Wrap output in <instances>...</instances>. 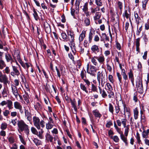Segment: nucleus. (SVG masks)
I'll return each instance as SVG.
<instances>
[{
  "label": "nucleus",
  "mask_w": 149,
  "mask_h": 149,
  "mask_svg": "<svg viewBox=\"0 0 149 149\" xmlns=\"http://www.w3.org/2000/svg\"><path fill=\"white\" fill-rule=\"evenodd\" d=\"M96 4L99 6H102V3L100 0H96Z\"/></svg>",
  "instance_id": "obj_64"
},
{
  "label": "nucleus",
  "mask_w": 149,
  "mask_h": 149,
  "mask_svg": "<svg viewBox=\"0 0 149 149\" xmlns=\"http://www.w3.org/2000/svg\"><path fill=\"white\" fill-rule=\"evenodd\" d=\"M109 111L112 114L113 113V107L112 104L110 103L109 104Z\"/></svg>",
  "instance_id": "obj_31"
},
{
  "label": "nucleus",
  "mask_w": 149,
  "mask_h": 149,
  "mask_svg": "<svg viewBox=\"0 0 149 149\" xmlns=\"http://www.w3.org/2000/svg\"><path fill=\"white\" fill-rule=\"evenodd\" d=\"M17 125L19 129L21 131H24L25 128L28 127V126L22 120L18 121Z\"/></svg>",
  "instance_id": "obj_6"
},
{
  "label": "nucleus",
  "mask_w": 149,
  "mask_h": 149,
  "mask_svg": "<svg viewBox=\"0 0 149 149\" xmlns=\"http://www.w3.org/2000/svg\"><path fill=\"white\" fill-rule=\"evenodd\" d=\"M7 124L5 123H2L1 128V129L3 130H5L7 127Z\"/></svg>",
  "instance_id": "obj_39"
},
{
  "label": "nucleus",
  "mask_w": 149,
  "mask_h": 149,
  "mask_svg": "<svg viewBox=\"0 0 149 149\" xmlns=\"http://www.w3.org/2000/svg\"><path fill=\"white\" fill-rule=\"evenodd\" d=\"M91 49L93 52L95 53L99 52L100 51V49L98 47L95 45H93Z\"/></svg>",
  "instance_id": "obj_17"
},
{
  "label": "nucleus",
  "mask_w": 149,
  "mask_h": 149,
  "mask_svg": "<svg viewBox=\"0 0 149 149\" xmlns=\"http://www.w3.org/2000/svg\"><path fill=\"white\" fill-rule=\"evenodd\" d=\"M9 141L11 143H13L14 142V139L12 137H10L8 138Z\"/></svg>",
  "instance_id": "obj_63"
},
{
  "label": "nucleus",
  "mask_w": 149,
  "mask_h": 149,
  "mask_svg": "<svg viewBox=\"0 0 149 149\" xmlns=\"http://www.w3.org/2000/svg\"><path fill=\"white\" fill-rule=\"evenodd\" d=\"M96 58H95V56L94 57H93L91 58V62L93 64L95 65H97V61L96 60Z\"/></svg>",
  "instance_id": "obj_41"
},
{
  "label": "nucleus",
  "mask_w": 149,
  "mask_h": 149,
  "mask_svg": "<svg viewBox=\"0 0 149 149\" xmlns=\"http://www.w3.org/2000/svg\"><path fill=\"white\" fill-rule=\"evenodd\" d=\"M134 118L135 120H136L138 118L139 116V111L137 108H136L133 110Z\"/></svg>",
  "instance_id": "obj_19"
},
{
  "label": "nucleus",
  "mask_w": 149,
  "mask_h": 149,
  "mask_svg": "<svg viewBox=\"0 0 149 149\" xmlns=\"http://www.w3.org/2000/svg\"><path fill=\"white\" fill-rule=\"evenodd\" d=\"M136 86L138 91L140 93H143V87L142 80H139V81L136 83Z\"/></svg>",
  "instance_id": "obj_7"
},
{
  "label": "nucleus",
  "mask_w": 149,
  "mask_h": 149,
  "mask_svg": "<svg viewBox=\"0 0 149 149\" xmlns=\"http://www.w3.org/2000/svg\"><path fill=\"white\" fill-rule=\"evenodd\" d=\"M12 68L13 69V71L15 72V74L16 75L18 76L19 75L20 73L19 72L18 70H17V68L14 66L12 65Z\"/></svg>",
  "instance_id": "obj_28"
},
{
  "label": "nucleus",
  "mask_w": 149,
  "mask_h": 149,
  "mask_svg": "<svg viewBox=\"0 0 149 149\" xmlns=\"http://www.w3.org/2000/svg\"><path fill=\"white\" fill-rule=\"evenodd\" d=\"M85 31H83L80 34L79 38V40L80 41H82L85 37Z\"/></svg>",
  "instance_id": "obj_26"
},
{
  "label": "nucleus",
  "mask_w": 149,
  "mask_h": 149,
  "mask_svg": "<svg viewBox=\"0 0 149 149\" xmlns=\"http://www.w3.org/2000/svg\"><path fill=\"white\" fill-rule=\"evenodd\" d=\"M5 57L7 62H9L10 61L11 63L13 62V60L12 56L9 54L6 53L5 54Z\"/></svg>",
  "instance_id": "obj_15"
},
{
  "label": "nucleus",
  "mask_w": 149,
  "mask_h": 149,
  "mask_svg": "<svg viewBox=\"0 0 149 149\" xmlns=\"http://www.w3.org/2000/svg\"><path fill=\"white\" fill-rule=\"evenodd\" d=\"M33 15L34 17V18L36 20H37L39 18V17L38 15V14L35 9H33Z\"/></svg>",
  "instance_id": "obj_29"
},
{
  "label": "nucleus",
  "mask_w": 149,
  "mask_h": 149,
  "mask_svg": "<svg viewBox=\"0 0 149 149\" xmlns=\"http://www.w3.org/2000/svg\"><path fill=\"white\" fill-rule=\"evenodd\" d=\"M91 90L93 91H97V88L93 84H92Z\"/></svg>",
  "instance_id": "obj_54"
},
{
  "label": "nucleus",
  "mask_w": 149,
  "mask_h": 149,
  "mask_svg": "<svg viewBox=\"0 0 149 149\" xmlns=\"http://www.w3.org/2000/svg\"><path fill=\"white\" fill-rule=\"evenodd\" d=\"M101 94L102 97L103 98H105L107 96L104 90L102 91V92Z\"/></svg>",
  "instance_id": "obj_61"
},
{
  "label": "nucleus",
  "mask_w": 149,
  "mask_h": 149,
  "mask_svg": "<svg viewBox=\"0 0 149 149\" xmlns=\"http://www.w3.org/2000/svg\"><path fill=\"white\" fill-rule=\"evenodd\" d=\"M0 82H3L5 85H6L7 83H10V81L8 80V78L6 75L2 74L0 75Z\"/></svg>",
  "instance_id": "obj_8"
},
{
  "label": "nucleus",
  "mask_w": 149,
  "mask_h": 149,
  "mask_svg": "<svg viewBox=\"0 0 149 149\" xmlns=\"http://www.w3.org/2000/svg\"><path fill=\"white\" fill-rule=\"evenodd\" d=\"M120 137L122 140L124 142L126 145H127L128 144L127 140V137L125 136L122 133L120 135Z\"/></svg>",
  "instance_id": "obj_16"
},
{
  "label": "nucleus",
  "mask_w": 149,
  "mask_h": 149,
  "mask_svg": "<svg viewBox=\"0 0 149 149\" xmlns=\"http://www.w3.org/2000/svg\"><path fill=\"white\" fill-rule=\"evenodd\" d=\"M80 87L84 91L87 93H88V91L86 90V88L84 85L82 84H81L80 85Z\"/></svg>",
  "instance_id": "obj_44"
},
{
  "label": "nucleus",
  "mask_w": 149,
  "mask_h": 149,
  "mask_svg": "<svg viewBox=\"0 0 149 149\" xmlns=\"http://www.w3.org/2000/svg\"><path fill=\"white\" fill-rule=\"evenodd\" d=\"M89 64L88 63L87 65V72L88 73L90 74L91 75L94 76L95 73L96 72L97 70L96 68L94 66L91 65L90 69H89Z\"/></svg>",
  "instance_id": "obj_3"
},
{
  "label": "nucleus",
  "mask_w": 149,
  "mask_h": 149,
  "mask_svg": "<svg viewBox=\"0 0 149 149\" xmlns=\"http://www.w3.org/2000/svg\"><path fill=\"white\" fill-rule=\"evenodd\" d=\"M46 139L48 141H49L51 142H52L53 139L54 140L56 139V138L54 137V138L53 137L48 133H47L45 136Z\"/></svg>",
  "instance_id": "obj_12"
},
{
  "label": "nucleus",
  "mask_w": 149,
  "mask_h": 149,
  "mask_svg": "<svg viewBox=\"0 0 149 149\" xmlns=\"http://www.w3.org/2000/svg\"><path fill=\"white\" fill-rule=\"evenodd\" d=\"M32 132L34 134L38 135V132L36 129L33 127H32L31 129Z\"/></svg>",
  "instance_id": "obj_35"
},
{
  "label": "nucleus",
  "mask_w": 149,
  "mask_h": 149,
  "mask_svg": "<svg viewBox=\"0 0 149 149\" xmlns=\"http://www.w3.org/2000/svg\"><path fill=\"white\" fill-rule=\"evenodd\" d=\"M123 15L127 19L130 17V15L127 13V10H125L124 13L123 14Z\"/></svg>",
  "instance_id": "obj_42"
},
{
  "label": "nucleus",
  "mask_w": 149,
  "mask_h": 149,
  "mask_svg": "<svg viewBox=\"0 0 149 149\" xmlns=\"http://www.w3.org/2000/svg\"><path fill=\"white\" fill-rule=\"evenodd\" d=\"M142 137L143 138H144L145 139H146L148 138V135L146 133V131H143L142 132Z\"/></svg>",
  "instance_id": "obj_40"
},
{
  "label": "nucleus",
  "mask_w": 149,
  "mask_h": 149,
  "mask_svg": "<svg viewBox=\"0 0 149 149\" xmlns=\"http://www.w3.org/2000/svg\"><path fill=\"white\" fill-rule=\"evenodd\" d=\"M140 40V38H138L136 39V46H139L140 43L139 42Z\"/></svg>",
  "instance_id": "obj_57"
},
{
  "label": "nucleus",
  "mask_w": 149,
  "mask_h": 149,
  "mask_svg": "<svg viewBox=\"0 0 149 149\" xmlns=\"http://www.w3.org/2000/svg\"><path fill=\"white\" fill-rule=\"evenodd\" d=\"M6 104L9 110L13 108V102L11 100H7L6 101H3L1 103H0V105H1L2 106H3Z\"/></svg>",
  "instance_id": "obj_5"
},
{
  "label": "nucleus",
  "mask_w": 149,
  "mask_h": 149,
  "mask_svg": "<svg viewBox=\"0 0 149 149\" xmlns=\"http://www.w3.org/2000/svg\"><path fill=\"white\" fill-rule=\"evenodd\" d=\"M14 106L15 109H18L22 107L20 103L17 102H14Z\"/></svg>",
  "instance_id": "obj_25"
},
{
  "label": "nucleus",
  "mask_w": 149,
  "mask_h": 149,
  "mask_svg": "<svg viewBox=\"0 0 149 149\" xmlns=\"http://www.w3.org/2000/svg\"><path fill=\"white\" fill-rule=\"evenodd\" d=\"M101 15V13L100 12H97L95 14V16L94 17V20L96 24H97V23L96 22V20H97L100 17Z\"/></svg>",
  "instance_id": "obj_23"
},
{
  "label": "nucleus",
  "mask_w": 149,
  "mask_h": 149,
  "mask_svg": "<svg viewBox=\"0 0 149 149\" xmlns=\"http://www.w3.org/2000/svg\"><path fill=\"white\" fill-rule=\"evenodd\" d=\"M25 116L27 117L28 120L30 121L32 120L31 114L28 110L25 109Z\"/></svg>",
  "instance_id": "obj_14"
},
{
  "label": "nucleus",
  "mask_w": 149,
  "mask_h": 149,
  "mask_svg": "<svg viewBox=\"0 0 149 149\" xmlns=\"http://www.w3.org/2000/svg\"><path fill=\"white\" fill-rule=\"evenodd\" d=\"M24 130V131L25 133L27 135H28L29 134V130L28 128V127H27Z\"/></svg>",
  "instance_id": "obj_60"
},
{
  "label": "nucleus",
  "mask_w": 149,
  "mask_h": 149,
  "mask_svg": "<svg viewBox=\"0 0 149 149\" xmlns=\"http://www.w3.org/2000/svg\"><path fill=\"white\" fill-rule=\"evenodd\" d=\"M134 17L136 19L137 23L139 24L141 21L140 17L139 16L138 14L137 13L134 12Z\"/></svg>",
  "instance_id": "obj_22"
},
{
  "label": "nucleus",
  "mask_w": 149,
  "mask_h": 149,
  "mask_svg": "<svg viewBox=\"0 0 149 149\" xmlns=\"http://www.w3.org/2000/svg\"><path fill=\"white\" fill-rule=\"evenodd\" d=\"M117 75L120 83H122V77L119 73L117 72Z\"/></svg>",
  "instance_id": "obj_52"
},
{
  "label": "nucleus",
  "mask_w": 149,
  "mask_h": 149,
  "mask_svg": "<svg viewBox=\"0 0 149 149\" xmlns=\"http://www.w3.org/2000/svg\"><path fill=\"white\" fill-rule=\"evenodd\" d=\"M149 0H143L142 2V7L143 10H146V5Z\"/></svg>",
  "instance_id": "obj_24"
},
{
  "label": "nucleus",
  "mask_w": 149,
  "mask_h": 149,
  "mask_svg": "<svg viewBox=\"0 0 149 149\" xmlns=\"http://www.w3.org/2000/svg\"><path fill=\"white\" fill-rule=\"evenodd\" d=\"M77 69L76 70L77 71H78V68H79L81 66V61L79 60L77 61Z\"/></svg>",
  "instance_id": "obj_36"
},
{
  "label": "nucleus",
  "mask_w": 149,
  "mask_h": 149,
  "mask_svg": "<svg viewBox=\"0 0 149 149\" xmlns=\"http://www.w3.org/2000/svg\"><path fill=\"white\" fill-rule=\"evenodd\" d=\"M65 99L67 100V101L68 102H69V101H70L71 103V104L72 105V111H71V115H72V116H73V114L74 113L73 111V110H74V99L73 100H72L71 99H69L68 96L65 97Z\"/></svg>",
  "instance_id": "obj_10"
},
{
  "label": "nucleus",
  "mask_w": 149,
  "mask_h": 149,
  "mask_svg": "<svg viewBox=\"0 0 149 149\" xmlns=\"http://www.w3.org/2000/svg\"><path fill=\"white\" fill-rule=\"evenodd\" d=\"M136 139L138 143H140L141 142V140L139 134L138 132H137L136 134Z\"/></svg>",
  "instance_id": "obj_43"
},
{
  "label": "nucleus",
  "mask_w": 149,
  "mask_h": 149,
  "mask_svg": "<svg viewBox=\"0 0 149 149\" xmlns=\"http://www.w3.org/2000/svg\"><path fill=\"white\" fill-rule=\"evenodd\" d=\"M44 27L46 32L47 33H49L51 31V29L49 24L46 22L44 23Z\"/></svg>",
  "instance_id": "obj_13"
},
{
  "label": "nucleus",
  "mask_w": 149,
  "mask_h": 149,
  "mask_svg": "<svg viewBox=\"0 0 149 149\" xmlns=\"http://www.w3.org/2000/svg\"><path fill=\"white\" fill-rule=\"evenodd\" d=\"M19 136L21 141L22 142V143L23 144H24V145H25L26 143V142L24 141L22 136L20 135H19Z\"/></svg>",
  "instance_id": "obj_62"
},
{
  "label": "nucleus",
  "mask_w": 149,
  "mask_h": 149,
  "mask_svg": "<svg viewBox=\"0 0 149 149\" xmlns=\"http://www.w3.org/2000/svg\"><path fill=\"white\" fill-rule=\"evenodd\" d=\"M95 32L94 31H91L89 34L88 40H85L84 43V45L85 47H88L89 44L91 42L92 38L94 36Z\"/></svg>",
  "instance_id": "obj_2"
},
{
  "label": "nucleus",
  "mask_w": 149,
  "mask_h": 149,
  "mask_svg": "<svg viewBox=\"0 0 149 149\" xmlns=\"http://www.w3.org/2000/svg\"><path fill=\"white\" fill-rule=\"evenodd\" d=\"M129 77L130 78H131L132 79V78L133 77V75L132 73V71L130 70V72L128 73Z\"/></svg>",
  "instance_id": "obj_50"
},
{
  "label": "nucleus",
  "mask_w": 149,
  "mask_h": 149,
  "mask_svg": "<svg viewBox=\"0 0 149 149\" xmlns=\"http://www.w3.org/2000/svg\"><path fill=\"white\" fill-rule=\"evenodd\" d=\"M109 91L110 92H109V94L108 95L109 97V98L113 97L114 96V93L113 92L111 91Z\"/></svg>",
  "instance_id": "obj_58"
},
{
  "label": "nucleus",
  "mask_w": 149,
  "mask_h": 149,
  "mask_svg": "<svg viewBox=\"0 0 149 149\" xmlns=\"http://www.w3.org/2000/svg\"><path fill=\"white\" fill-rule=\"evenodd\" d=\"M52 123H48L46 124V128L49 130L52 129L53 127V125L51 124Z\"/></svg>",
  "instance_id": "obj_32"
},
{
  "label": "nucleus",
  "mask_w": 149,
  "mask_h": 149,
  "mask_svg": "<svg viewBox=\"0 0 149 149\" xmlns=\"http://www.w3.org/2000/svg\"><path fill=\"white\" fill-rule=\"evenodd\" d=\"M105 75L102 72H98L97 74V79L99 84L100 83V80L101 79V84L102 86L103 83L105 82L106 79L105 78Z\"/></svg>",
  "instance_id": "obj_4"
},
{
  "label": "nucleus",
  "mask_w": 149,
  "mask_h": 149,
  "mask_svg": "<svg viewBox=\"0 0 149 149\" xmlns=\"http://www.w3.org/2000/svg\"><path fill=\"white\" fill-rule=\"evenodd\" d=\"M142 29V26H141L139 29H138V26L137 27V31L136 32V35L138 36H139L140 33Z\"/></svg>",
  "instance_id": "obj_45"
},
{
  "label": "nucleus",
  "mask_w": 149,
  "mask_h": 149,
  "mask_svg": "<svg viewBox=\"0 0 149 149\" xmlns=\"http://www.w3.org/2000/svg\"><path fill=\"white\" fill-rule=\"evenodd\" d=\"M93 114L96 117L100 118L101 116V115L98 111H93Z\"/></svg>",
  "instance_id": "obj_38"
},
{
  "label": "nucleus",
  "mask_w": 149,
  "mask_h": 149,
  "mask_svg": "<svg viewBox=\"0 0 149 149\" xmlns=\"http://www.w3.org/2000/svg\"><path fill=\"white\" fill-rule=\"evenodd\" d=\"M68 38L69 41L70 42V47L72 51V53L71 52L68 54L69 58L74 63V56L73 55H74V32L73 30L70 29L68 31Z\"/></svg>",
  "instance_id": "obj_1"
},
{
  "label": "nucleus",
  "mask_w": 149,
  "mask_h": 149,
  "mask_svg": "<svg viewBox=\"0 0 149 149\" xmlns=\"http://www.w3.org/2000/svg\"><path fill=\"white\" fill-rule=\"evenodd\" d=\"M115 112L116 114H118L120 111V108L118 105L115 106Z\"/></svg>",
  "instance_id": "obj_49"
},
{
  "label": "nucleus",
  "mask_w": 149,
  "mask_h": 149,
  "mask_svg": "<svg viewBox=\"0 0 149 149\" xmlns=\"http://www.w3.org/2000/svg\"><path fill=\"white\" fill-rule=\"evenodd\" d=\"M6 66L4 61L2 60H0V69H2Z\"/></svg>",
  "instance_id": "obj_33"
},
{
  "label": "nucleus",
  "mask_w": 149,
  "mask_h": 149,
  "mask_svg": "<svg viewBox=\"0 0 149 149\" xmlns=\"http://www.w3.org/2000/svg\"><path fill=\"white\" fill-rule=\"evenodd\" d=\"M74 0H71V4L72 7L71 9V13L72 16H73V17H74V9L73 8L74 6Z\"/></svg>",
  "instance_id": "obj_21"
},
{
  "label": "nucleus",
  "mask_w": 149,
  "mask_h": 149,
  "mask_svg": "<svg viewBox=\"0 0 149 149\" xmlns=\"http://www.w3.org/2000/svg\"><path fill=\"white\" fill-rule=\"evenodd\" d=\"M129 125H127V127L125 129V136H127L128 133L129 132Z\"/></svg>",
  "instance_id": "obj_37"
},
{
  "label": "nucleus",
  "mask_w": 149,
  "mask_h": 149,
  "mask_svg": "<svg viewBox=\"0 0 149 149\" xmlns=\"http://www.w3.org/2000/svg\"><path fill=\"white\" fill-rule=\"evenodd\" d=\"M11 88L13 94L15 96V97L17 99V95H18L19 93L17 90V87L15 86L12 85L11 86Z\"/></svg>",
  "instance_id": "obj_11"
},
{
  "label": "nucleus",
  "mask_w": 149,
  "mask_h": 149,
  "mask_svg": "<svg viewBox=\"0 0 149 149\" xmlns=\"http://www.w3.org/2000/svg\"><path fill=\"white\" fill-rule=\"evenodd\" d=\"M83 80L88 86H89L91 85V82L86 78L83 79Z\"/></svg>",
  "instance_id": "obj_47"
},
{
  "label": "nucleus",
  "mask_w": 149,
  "mask_h": 149,
  "mask_svg": "<svg viewBox=\"0 0 149 149\" xmlns=\"http://www.w3.org/2000/svg\"><path fill=\"white\" fill-rule=\"evenodd\" d=\"M61 35L62 37V38L64 40L66 41L67 40V35L66 34V33H62L61 34Z\"/></svg>",
  "instance_id": "obj_46"
},
{
  "label": "nucleus",
  "mask_w": 149,
  "mask_h": 149,
  "mask_svg": "<svg viewBox=\"0 0 149 149\" xmlns=\"http://www.w3.org/2000/svg\"><path fill=\"white\" fill-rule=\"evenodd\" d=\"M34 108L36 110L38 111L42 109V106L39 102H37L36 104L34 105Z\"/></svg>",
  "instance_id": "obj_18"
},
{
  "label": "nucleus",
  "mask_w": 149,
  "mask_h": 149,
  "mask_svg": "<svg viewBox=\"0 0 149 149\" xmlns=\"http://www.w3.org/2000/svg\"><path fill=\"white\" fill-rule=\"evenodd\" d=\"M10 114L9 111L7 110H5L3 112V114L5 116H7Z\"/></svg>",
  "instance_id": "obj_53"
},
{
  "label": "nucleus",
  "mask_w": 149,
  "mask_h": 149,
  "mask_svg": "<svg viewBox=\"0 0 149 149\" xmlns=\"http://www.w3.org/2000/svg\"><path fill=\"white\" fill-rule=\"evenodd\" d=\"M33 120L34 125L38 130L40 128V119L38 117L34 116L33 118Z\"/></svg>",
  "instance_id": "obj_9"
},
{
  "label": "nucleus",
  "mask_w": 149,
  "mask_h": 149,
  "mask_svg": "<svg viewBox=\"0 0 149 149\" xmlns=\"http://www.w3.org/2000/svg\"><path fill=\"white\" fill-rule=\"evenodd\" d=\"M107 87L108 88V90L109 91H111L112 89L111 86V85L109 83H107Z\"/></svg>",
  "instance_id": "obj_59"
},
{
  "label": "nucleus",
  "mask_w": 149,
  "mask_h": 149,
  "mask_svg": "<svg viewBox=\"0 0 149 149\" xmlns=\"http://www.w3.org/2000/svg\"><path fill=\"white\" fill-rule=\"evenodd\" d=\"M95 58L100 63H103L104 61V58L103 56H100L99 57L97 56H95Z\"/></svg>",
  "instance_id": "obj_20"
},
{
  "label": "nucleus",
  "mask_w": 149,
  "mask_h": 149,
  "mask_svg": "<svg viewBox=\"0 0 149 149\" xmlns=\"http://www.w3.org/2000/svg\"><path fill=\"white\" fill-rule=\"evenodd\" d=\"M118 7L119 8L120 10V11H121L123 8L122 3L120 1H118Z\"/></svg>",
  "instance_id": "obj_48"
},
{
  "label": "nucleus",
  "mask_w": 149,
  "mask_h": 149,
  "mask_svg": "<svg viewBox=\"0 0 149 149\" xmlns=\"http://www.w3.org/2000/svg\"><path fill=\"white\" fill-rule=\"evenodd\" d=\"M113 123L111 121L108 122L106 125V126L107 127L109 128L110 126L112 125Z\"/></svg>",
  "instance_id": "obj_56"
},
{
  "label": "nucleus",
  "mask_w": 149,
  "mask_h": 149,
  "mask_svg": "<svg viewBox=\"0 0 149 149\" xmlns=\"http://www.w3.org/2000/svg\"><path fill=\"white\" fill-rule=\"evenodd\" d=\"M84 22L86 26L89 25L90 23L89 19L87 18H86L84 20Z\"/></svg>",
  "instance_id": "obj_51"
},
{
  "label": "nucleus",
  "mask_w": 149,
  "mask_h": 149,
  "mask_svg": "<svg viewBox=\"0 0 149 149\" xmlns=\"http://www.w3.org/2000/svg\"><path fill=\"white\" fill-rule=\"evenodd\" d=\"M86 72L85 70H84V71L82 70L81 71V78L83 79L85 78H86Z\"/></svg>",
  "instance_id": "obj_30"
},
{
  "label": "nucleus",
  "mask_w": 149,
  "mask_h": 149,
  "mask_svg": "<svg viewBox=\"0 0 149 149\" xmlns=\"http://www.w3.org/2000/svg\"><path fill=\"white\" fill-rule=\"evenodd\" d=\"M2 94L3 97H7V92L5 88H4L3 89L2 92Z\"/></svg>",
  "instance_id": "obj_34"
},
{
  "label": "nucleus",
  "mask_w": 149,
  "mask_h": 149,
  "mask_svg": "<svg viewBox=\"0 0 149 149\" xmlns=\"http://www.w3.org/2000/svg\"><path fill=\"white\" fill-rule=\"evenodd\" d=\"M122 75L123 76V79L125 80V84L126 85V81L128 79L127 75L126 74H123Z\"/></svg>",
  "instance_id": "obj_55"
},
{
  "label": "nucleus",
  "mask_w": 149,
  "mask_h": 149,
  "mask_svg": "<svg viewBox=\"0 0 149 149\" xmlns=\"http://www.w3.org/2000/svg\"><path fill=\"white\" fill-rule=\"evenodd\" d=\"M110 138L116 142H118L119 141V139L117 136H110Z\"/></svg>",
  "instance_id": "obj_27"
}]
</instances>
